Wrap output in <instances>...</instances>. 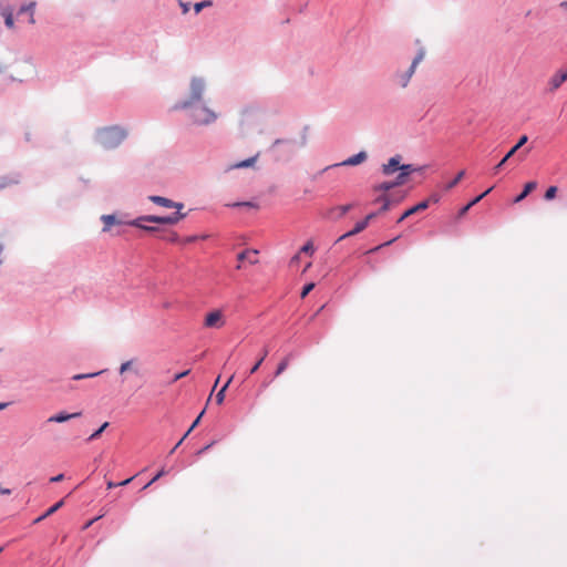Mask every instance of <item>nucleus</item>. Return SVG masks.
<instances>
[{"instance_id":"5701e85b","label":"nucleus","mask_w":567,"mask_h":567,"mask_svg":"<svg viewBox=\"0 0 567 567\" xmlns=\"http://www.w3.org/2000/svg\"><path fill=\"white\" fill-rule=\"evenodd\" d=\"M257 156H252L248 159H245V161H241V162H238L234 165L230 166V168H245V167H250L255 164L256 159H257Z\"/></svg>"},{"instance_id":"de8ad7c7","label":"nucleus","mask_w":567,"mask_h":567,"mask_svg":"<svg viewBox=\"0 0 567 567\" xmlns=\"http://www.w3.org/2000/svg\"><path fill=\"white\" fill-rule=\"evenodd\" d=\"M470 208H471V205H468V204H467L466 206H464V207L461 209L460 215H461V216L465 215V214L468 212V209H470Z\"/></svg>"},{"instance_id":"f704fd0d","label":"nucleus","mask_w":567,"mask_h":567,"mask_svg":"<svg viewBox=\"0 0 567 567\" xmlns=\"http://www.w3.org/2000/svg\"><path fill=\"white\" fill-rule=\"evenodd\" d=\"M313 288H315L313 282L306 285L301 291V298H305Z\"/></svg>"},{"instance_id":"423d86ee","label":"nucleus","mask_w":567,"mask_h":567,"mask_svg":"<svg viewBox=\"0 0 567 567\" xmlns=\"http://www.w3.org/2000/svg\"><path fill=\"white\" fill-rule=\"evenodd\" d=\"M226 320L221 310L216 309L208 312L204 319V327L208 329H221Z\"/></svg>"},{"instance_id":"1a4fd4ad","label":"nucleus","mask_w":567,"mask_h":567,"mask_svg":"<svg viewBox=\"0 0 567 567\" xmlns=\"http://www.w3.org/2000/svg\"><path fill=\"white\" fill-rule=\"evenodd\" d=\"M528 141V137L527 135H522L518 140V142L516 143V145H514L509 152L504 156V158L494 167V173L496 174L502 167L503 165L523 146L527 143Z\"/></svg>"},{"instance_id":"f257e3e1","label":"nucleus","mask_w":567,"mask_h":567,"mask_svg":"<svg viewBox=\"0 0 567 567\" xmlns=\"http://www.w3.org/2000/svg\"><path fill=\"white\" fill-rule=\"evenodd\" d=\"M148 198L151 202H153L156 205H159L165 208H176L177 212H175L171 215H166V216H153V215L143 216V217H140L138 219L134 220L132 223V225L140 227L142 229L154 230L153 227L144 226L142 224V221L157 223V224H163V225H175L179 220L185 218L186 215L181 213V209L184 207V205L182 203H175V202H173L166 197H162V196H150Z\"/></svg>"},{"instance_id":"a211bd4d","label":"nucleus","mask_w":567,"mask_h":567,"mask_svg":"<svg viewBox=\"0 0 567 567\" xmlns=\"http://www.w3.org/2000/svg\"><path fill=\"white\" fill-rule=\"evenodd\" d=\"M64 504V501L61 499L59 501L58 503H55L53 506H51L43 515H41L40 517H38L37 519H34V524H38L40 523L41 520H43L44 518L51 516L52 514H54L58 509H60Z\"/></svg>"},{"instance_id":"7ed1b4c3","label":"nucleus","mask_w":567,"mask_h":567,"mask_svg":"<svg viewBox=\"0 0 567 567\" xmlns=\"http://www.w3.org/2000/svg\"><path fill=\"white\" fill-rule=\"evenodd\" d=\"M193 122L198 125H207L216 121L217 114L205 105L190 106Z\"/></svg>"},{"instance_id":"9b49d317","label":"nucleus","mask_w":567,"mask_h":567,"mask_svg":"<svg viewBox=\"0 0 567 567\" xmlns=\"http://www.w3.org/2000/svg\"><path fill=\"white\" fill-rule=\"evenodd\" d=\"M401 156L396 155L391 157L388 163L382 165V173L386 176L392 175L394 172L400 171Z\"/></svg>"},{"instance_id":"b1692460","label":"nucleus","mask_w":567,"mask_h":567,"mask_svg":"<svg viewBox=\"0 0 567 567\" xmlns=\"http://www.w3.org/2000/svg\"><path fill=\"white\" fill-rule=\"evenodd\" d=\"M465 175V171H461L453 181H451L450 183H447L445 186H444V189L445 190H451L452 188H454L460 182L461 179L464 177Z\"/></svg>"},{"instance_id":"4d7b16f0","label":"nucleus","mask_w":567,"mask_h":567,"mask_svg":"<svg viewBox=\"0 0 567 567\" xmlns=\"http://www.w3.org/2000/svg\"><path fill=\"white\" fill-rule=\"evenodd\" d=\"M287 142H288V141H285V140H276V141L274 142V146L279 145V144H281V143H287Z\"/></svg>"},{"instance_id":"bf43d9fd","label":"nucleus","mask_w":567,"mask_h":567,"mask_svg":"<svg viewBox=\"0 0 567 567\" xmlns=\"http://www.w3.org/2000/svg\"><path fill=\"white\" fill-rule=\"evenodd\" d=\"M193 430H190V427L188 429V431L184 434V440L189 435V433L192 432Z\"/></svg>"},{"instance_id":"49530a36","label":"nucleus","mask_w":567,"mask_h":567,"mask_svg":"<svg viewBox=\"0 0 567 567\" xmlns=\"http://www.w3.org/2000/svg\"><path fill=\"white\" fill-rule=\"evenodd\" d=\"M133 480V477H130L127 480H124L123 482H120V483H116L117 486H125L127 485L128 483H131V481Z\"/></svg>"},{"instance_id":"e433bc0d","label":"nucleus","mask_w":567,"mask_h":567,"mask_svg":"<svg viewBox=\"0 0 567 567\" xmlns=\"http://www.w3.org/2000/svg\"><path fill=\"white\" fill-rule=\"evenodd\" d=\"M204 413H205V410H203L200 412V414L196 417V420L193 422V424L190 425V430H194L198 425Z\"/></svg>"},{"instance_id":"f8f14e48","label":"nucleus","mask_w":567,"mask_h":567,"mask_svg":"<svg viewBox=\"0 0 567 567\" xmlns=\"http://www.w3.org/2000/svg\"><path fill=\"white\" fill-rule=\"evenodd\" d=\"M81 415L80 412H76V413H65V412H60L58 414H54L52 416H50L48 419V422L49 423H63V422H66L71 419H75V417H79Z\"/></svg>"},{"instance_id":"f03ea898","label":"nucleus","mask_w":567,"mask_h":567,"mask_svg":"<svg viewBox=\"0 0 567 567\" xmlns=\"http://www.w3.org/2000/svg\"><path fill=\"white\" fill-rule=\"evenodd\" d=\"M126 136V131L116 125L99 128L95 134L96 142L105 150L116 148Z\"/></svg>"},{"instance_id":"20e7f679","label":"nucleus","mask_w":567,"mask_h":567,"mask_svg":"<svg viewBox=\"0 0 567 567\" xmlns=\"http://www.w3.org/2000/svg\"><path fill=\"white\" fill-rule=\"evenodd\" d=\"M426 51L424 48H420L416 56L413 59L411 66L408 71L395 75V80L401 87H406L411 78L413 76L417 65L424 60Z\"/></svg>"},{"instance_id":"a878e982","label":"nucleus","mask_w":567,"mask_h":567,"mask_svg":"<svg viewBox=\"0 0 567 567\" xmlns=\"http://www.w3.org/2000/svg\"><path fill=\"white\" fill-rule=\"evenodd\" d=\"M375 202H382V207L378 212L379 214L386 212L390 208V199L386 195H382L375 199Z\"/></svg>"},{"instance_id":"a19ab883","label":"nucleus","mask_w":567,"mask_h":567,"mask_svg":"<svg viewBox=\"0 0 567 567\" xmlns=\"http://www.w3.org/2000/svg\"><path fill=\"white\" fill-rule=\"evenodd\" d=\"M97 374H100V372H97V373H90V374H79V375H75V377H74V379H75V380H80V379H83V378H91V377H95V375H97Z\"/></svg>"},{"instance_id":"69168bd1","label":"nucleus","mask_w":567,"mask_h":567,"mask_svg":"<svg viewBox=\"0 0 567 567\" xmlns=\"http://www.w3.org/2000/svg\"><path fill=\"white\" fill-rule=\"evenodd\" d=\"M152 484H153V483H151V481H150L147 484H145V486L143 487V489L148 488Z\"/></svg>"},{"instance_id":"72a5a7b5","label":"nucleus","mask_w":567,"mask_h":567,"mask_svg":"<svg viewBox=\"0 0 567 567\" xmlns=\"http://www.w3.org/2000/svg\"><path fill=\"white\" fill-rule=\"evenodd\" d=\"M493 188H488L487 190H485L483 194H481L480 196L475 197L472 202L468 203V205L474 206L475 204H477L482 198H484Z\"/></svg>"},{"instance_id":"09e8293b","label":"nucleus","mask_w":567,"mask_h":567,"mask_svg":"<svg viewBox=\"0 0 567 567\" xmlns=\"http://www.w3.org/2000/svg\"><path fill=\"white\" fill-rule=\"evenodd\" d=\"M0 494L9 495V494H11V489H9V488H2V487L0 486Z\"/></svg>"},{"instance_id":"f3484780","label":"nucleus","mask_w":567,"mask_h":567,"mask_svg":"<svg viewBox=\"0 0 567 567\" xmlns=\"http://www.w3.org/2000/svg\"><path fill=\"white\" fill-rule=\"evenodd\" d=\"M34 8H35V2L32 1L28 4H23L20 10H19V14H22L24 12H28L29 13V23L30 24H34L35 23V19H34Z\"/></svg>"},{"instance_id":"6e6552de","label":"nucleus","mask_w":567,"mask_h":567,"mask_svg":"<svg viewBox=\"0 0 567 567\" xmlns=\"http://www.w3.org/2000/svg\"><path fill=\"white\" fill-rule=\"evenodd\" d=\"M378 215H379V213H371V214L367 215L364 219H362L355 224V226L353 227L352 230L340 236L337 241H341L348 237L360 234L368 227L369 223L371 220H373Z\"/></svg>"},{"instance_id":"aec40b11","label":"nucleus","mask_w":567,"mask_h":567,"mask_svg":"<svg viewBox=\"0 0 567 567\" xmlns=\"http://www.w3.org/2000/svg\"><path fill=\"white\" fill-rule=\"evenodd\" d=\"M233 380H234V374H231L229 377L227 382L224 384V386L216 394V402H217V404H219V405L223 404V402L225 400V392H226L227 388L229 386V384L231 383Z\"/></svg>"},{"instance_id":"cd10ccee","label":"nucleus","mask_w":567,"mask_h":567,"mask_svg":"<svg viewBox=\"0 0 567 567\" xmlns=\"http://www.w3.org/2000/svg\"><path fill=\"white\" fill-rule=\"evenodd\" d=\"M212 6H213V1H210V0H204L202 2H197L194 4L195 13L198 14L204 8L212 7Z\"/></svg>"},{"instance_id":"8fccbe9b","label":"nucleus","mask_w":567,"mask_h":567,"mask_svg":"<svg viewBox=\"0 0 567 567\" xmlns=\"http://www.w3.org/2000/svg\"><path fill=\"white\" fill-rule=\"evenodd\" d=\"M440 197L437 195H432L427 200L429 203L432 200L433 203H437Z\"/></svg>"},{"instance_id":"dca6fc26","label":"nucleus","mask_w":567,"mask_h":567,"mask_svg":"<svg viewBox=\"0 0 567 567\" xmlns=\"http://www.w3.org/2000/svg\"><path fill=\"white\" fill-rule=\"evenodd\" d=\"M537 183L536 182H528L525 184L524 189L519 195H517L514 199V203H520L523 199H525L534 189H536Z\"/></svg>"},{"instance_id":"6e6d98bb","label":"nucleus","mask_w":567,"mask_h":567,"mask_svg":"<svg viewBox=\"0 0 567 567\" xmlns=\"http://www.w3.org/2000/svg\"><path fill=\"white\" fill-rule=\"evenodd\" d=\"M212 445H213V443L206 445L205 447H203L202 450L198 451V454L205 453Z\"/></svg>"},{"instance_id":"774afa93","label":"nucleus","mask_w":567,"mask_h":567,"mask_svg":"<svg viewBox=\"0 0 567 567\" xmlns=\"http://www.w3.org/2000/svg\"><path fill=\"white\" fill-rule=\"evenodd\" d=\"M2 551V548L0 547V553Z\"/></svg>"},{"instance_id":"4c0bfd02","label":"nucleus","mask_w":567,"mask_h":567,"mask_svg":"<svg viewBox=\"0 0 567 567\" xmlns=\"http://www.w3.org/2000/svg\"><path fill=\"white\" fill-rule=\"evenodd\" d=\"M166 474L165 470L162 468L152 480L151 483H155L157 480H159L162 476Z\"/></svg>"},{"instance_id":"473e14b6","label":"nucleus","mask_w":567,"mask_h":567,"mask_svg":"<svg viewBox=\"0 0 567 567\" xmlns=\"http://www.w3.org/2000/svg\"><path fill=\"white\" fill-rule=\"evenodd\" d=\"M133 362H134L133 360L123 362L120 367V373L123 374L124 372L131 370Z\"/></svg>"},{"instance_id":"680f3d73","label":"nucleus","mask_w":567,"mask_h":567,"mask_svg":"<svg viewBox=\"0 0 567 567\" xmlns=\"http://www.w3.org/2000/svg\"><path fill=\"white\" fill-rule=\"evenodd\" d=\"M193 430H190V427L188 429V431L184 434V440L189 435V433L192 432Z\"/></svg>"},{"instance_id":"603ef678","label":"nucleus","mask_w":567,"mask_h":567,"mask_svg":"<svg viewBox=\"0 0 567 567\" xmlns=\"http://www.w3.org/2000/svg\"><path fill=\"white\" fill-rule=\"evenodd\" d=\"M106 486H107V488H109V489H111V488L116 487L117 485H116V483H113L112 481H109V482L106 483Z\"/></svg>"},{"instance_id":"0eeeda50","label":"nucleus","mask_w":567,"mask_h":567,"mask_svg":"<svg viewBox=\"0 0 567 567\" xmlns=\"http://www.w3.org/2000/svg\"><path fill=\"white\" fill-rule=\"evenodd\" d=\"M567 81V71L557 70L547 81V87L550 93L556 92Z\"/></svg>"},{"instance_id":"58836bf2","label":"nucleus","mask_w":567,"mask_h":567,"mask_svg":"<svg viewBox=\"0 0 567 567\" xmlns=\"http://www.w3.org/2000/svg\"><path fill=\"white\" fill-rule=\"evenodd\" d=\"M188 373H189V370H186V371H184V372L177 373V374L174 377L173 382L178 381L179 379H182V378L186 377Z\"/></svg>"},{"instance_id":"0e129e2a","label":"nucleus","mask_w":567,"mask_h":567,"mask_svg":"<svg viewBox=\"0 0 567 567\" xmlns=\"http://www.w3.org/2000/svg\"><path fill=\"white\" fill-rule=\"evenodd\" d=\"M219 380H220V377H218L215 381V384H214V389L217 386V384L219 383Z\"/></svg>"},{"instance_id":"412c9836","label":"nucleus","mask_w":567,"mask_h":567,"mask_svg":"<svg viewBox=\"0 0 567 567\" xmlns=\"http://www.w3.org/2000/svg\"><path fill=\"white\" fill-rule=\"evenodd\" d=\"M267 355H268V349H267V348H265V349L261 351V353H260V355H259L258 360H256V363H255V364L251 367V369L249 370V373H248L249 375H250V374H254L255 372H257V370L259 369V367L261 365V363L264 362V360L266 359V357H267Z\"/></svg>"},{"instance_id":"2eb2a0df","label":"nucleus","mask_w":567,"mask_h":567,"mask_svg":"<svg viewBox=\"0 0 567 567\" xmlns=\"http://www.w3.org/2000/svg\"><path fill=\"white\" fill-rule=\"evenodd\" d=\"M365 159H367V153L362 151V152H360V153H358V154L347 158L340 165H343V166H355V165H359V164L363 163Z\"/></svg>"},{"instance_id":"c9c22d12","label":"nucleus","mask_w":567,"mask_h":567,"mask_svg":"<svg viewBox=\"0 0 567 567\" xmlns=\"http://www.w3.org/2000/svg\"><path fill=\"white\" fill-rule=\"evenodd\" d=\"M405 178H406V177H404L402 174H399V176L395 178V181H394V182H392V185H393L394 187H396V186H401V185H403V184L405 183Z\"/></svg>"},{"instance_id":"79ce46f5","label":"nucleus","mask_w":567,"mask_h":567,"mask_svg":"<svg viewBox=\"0 0 567 567\" xmlns=\"http://www.w3.org/2000/svg\"><path fill=\"white\" fill-rule=\"evenodd\" d=\"M182 11L184 14H186L189 11V3L187 2H179Z\"/></svg>"},{"instance_id":"3c124183","label":"nucleus","mask_w":567,"mask_h":567,"mask_svg":"<svg viewBox=\"0 0 567 567\" xmlns=\"http://www.w3.org/2000/svg\"><path fill=\"white\" fill-rule=\"evenodd\" d=\"M183 441H184V437H182V439L177 442V444H175V446H174V447L172 449V451H171V454L175 452V450H176V449H177V447L183 443Z\"/></svg>"},{"instance_id":"37998d69","label":"nucleus","mask_w":567,"mask_h":567,"mask_svg":"<svg viewBox=\"0 0 567 567\" xmlns=\"http://www.w3.org/2000/svg\"><path fill=\"white\" fill-rule=\"evenodd\" d=\"M299 260H300V252H298L297 255H295V256L291 258V260H290V265H291V266H295V265H297V264L299 262Z\"/></svg>"},{"instance_id":"2f4dec72","label":"nucleus","mask_w":567,"mask_h":567,"mask_svg":"<svg viewBox=\"0 0 567 567\" xmlns=\"http://www.w3.org/2000/svg\"><path fill=\"white\" fill-rule=\"evenodd\" d=\"M107 426H109V422L103 423L101 425V427L99 430H96L94 433H92L87 440L93 441V440L97 439Z\"/></svg>"},{"instance_id":"c756f323","label":"nucleus","mask_w":567,"mask_h":567,"mask_svg":"<svg viewBox=\"0 0 567 567\" xmlns=\"http://www.w3.org/2000/svg\"><path fill=\"white\" fill-rule=\"evenodd\" d=\"M392 188H394V186L392 185V182H384V183H381V184L374 186L375 192H388Z\"/></svg>"},{"instance_id":"e2e57ef3","label":"nucleus","mask_w":567,"mask_h":567,"mask_svg":"<svg viewBox=\"0 0 567 567\" xmlns=\"http://www.w3.org/2000/svg\"><path fill=\"white\" fill-rule=\"evenodd\" d=\"M7 403H0V411L7 408Z\"/></svg>"},{"instance_id":"4468645a","label":"nucleus","mask_w":567,"mask_h":567,"mask_svg":"<svg viewBox=\"0 0 567 567\" xmlns=\"http://www.w3.org/2000/svg\"><path fill=\"white\" fill-rule=\"evenodd\" d=\"M257 255H258L257 250L246 249V250L241 251L240 254H238L237 259L239 261L247 260L249 264L255 265L258 262Z\"/></svg>"},{"instance_id":"052dcab7","label":"nucleus","mask_w":567,"mask_h":567,"mask_svg":"<svg viewBox=\"0 0 567 567\" xmlns=\"http://www.w3.org/2000/svg\"><path fill=\"white\" fill-rule=\"evenodd\" d=\"M193 430H190V427L188 429V431L184 434V440L189 435V433L192 432Z\"/></svg>"},{"instance_id":"7c9ffc66","label":"nucleus","mask_w":567,"mask_h":567,"mask_svg":"<svg viewBox=\"0 0 567 567\" xmlns=\"http://www.w3.org/2000/svg\"><path fill=\"white\" fill-rule=\"evenodd\" d=\"M556 194H557V187L556 186H550L547 188L544 197L546 200H551L556 197Z\"/></svg>"},{"instance_id":"c85d7f7f","label":"nucleus","mask_w":567,"mask_h":567,"mask_svg":"<svg viewBox=\"0 0 567 567\" xmlns=\"http://www.w3.org/2000/svg\"><path fill=\"white\" fill-rule=\"evenodd\" d=\"M420 168H414L412 165H401L400 167V174H402L404 177H408L411 173L419 171Z\"/></svg>"},{"instance_id":"864d4df0","label":"nucleus","mask_w":567,"mask_h":567,"mask_svg":"<svg viewBox=\"0 0 567 567\" xmlns=\"http://www.w3.org/2000/svg\"><path fill=\"white\" fill-rule=\"evenodd\" d=\"M234 206H252V204H251V203H249V202H246V203H236V204H234Z\"/></svg>"},{"instance_id":"5fc2aeb1","label":"nucleus","mask_w":567,"mask_h":567,"mask_svg":"<svg viewBox=\"0 0 567 567\" xmlns=\"http://www.w3.org/2000/svg\"><path fill=\"white\" fill-rule=\"evenodd\" d=\"M100 517H95L94 519H91L90 522H87L84 526V528H89L95 520H97Z\"/></svg>"},{"instance_id":"bb28decb","label":"nucleus","mask_w":567,"mask_h":567,"mask_svg":"<svg viewBox=\"0 0 567 567\" xmlns=\"http://www.w3.org/2000/svg\"><path fill=\"white\" fill-rule=\"evenodd\" d=\"M300 254H308L310 256L315 252V247L311 240H308L299 250Z\"/></svg>"},{"instance_id":"ea45409f","label":"nucleus","mask_w":567,"mask_h":567,"mask_svg":"<svg viewBox=\"0 0 567 567\" xmlns=\"http://www.w3.org/2000/svg\"><path fill=\"white\" fill-rule=\"evenodd\" d=\"M395 239H396V238H394V239H392V240H389V241H386V243H384V244H382V245H380V246H378V247H375V248L371 249V250H370V252L377 251V250H379L380 248H382V247H384V246H389V245H391Z\"/></svg>"},{"instance_id":"a18cd8bd","label":"nucleus","mask_w":567,"mask_h":567,"mask_svg":"<svg viewBox=\"0 0 567 567\" xmlns=\"http://www.w3.org/2000/svg\"><path fill=\"white\" fill-rule=\"evenodd\" d=\"M198 238H199L198 236H190V237L185 238L184 243L185 244L193 243V241L197 240Z\"/></svg>"},{"instance_id":"393cba45","label":"nucleus","mask_w":567,"mask_h":567,"mask_svg":"<svg viewBox=\"0 0 567 567\" xmlns=\"http://www.w3.org/2000/svg\"><path fill=\"white\" fill-rule=\"evenodd\" d=\"M2 17L4 18V23L9 28V29H12L14 27V21H13V14L11 11L9 10H3L2 12Z\"/></svg>"},{"instance_id":"6ab92c4d","label":"nucleus","mask_w":567,"mask_h":567,"mask_svg":"<svg viewBox=\"0 0 567 567\" xmlns=\"http://www.w3.org/2000/svg\"><path fill=\"white\" fill-rule=\"evenodd\" d=\"M101 219L104 224L103 231H109L113 225L120 224L114 215H103Z\"/></svg>"},{"instance_id":"13d9d810","label":"nucleus","mask_w":567,"mask_h":567,"mask_svg":"<svg viewBox=\"0 0 567 567\" xmlns=\"http://www.w3.org/2000/svg\"><path fill=\"white\" fill-rule=\"evenodd\" d=\"M310 267H311V262L309 261V262L306 265V267H305V269H303V272H306Z\"/></svg>"},{"instance_id":"9d476101","label":"nucleus","mask_w":567,"mask_h":567,"mask_svg":"<svg viewBox=\"0 0 567 567\" xmlns=\"http://www.w3.org/2000/svg\"><path fill=\"white\" fill-rule=\"evenodd\" d=\"M353 204H347L341 206L332 207L328 210L327 217L333 220L341 219L344 215L353 208Z\"/></svg>"},{"instance_id":"338daca9","label":"nucleus","mask_w":567,"mask_h":567,"mask_svg":"<svg viewBox=\"0 0 567 567\" xmlns=\"http://www.w3.org/2000/svg\"><path fill=\"white\" fill-rule=\"evenodd\" d=\"M560 6H561L563 8H565V9H567V1L561 2V4H560Z\"/></svg>"},{"instance_id":"ddd939ff","label":"nucleus","mask_w":567,"mask_h":567,"mask_svg":"<svg viewBox=\"0 0 567 567\" xmlns=\"http://www.w3.org/2000/svg\"><path fill=\"white\" fill-rule=\"evenodd\" d=\"M429 207V200H423L421 203H419L417 205L409 208L408 210H405L403 213V215L399 218L398 223H402L405 218L421 212V210H424Z\"/></svg>"},{"instance_id":"4be33fe9","label":"nucleus","mask_w":567,"mask_h":567,"mask_svg":"<svg viewBox=\"0 0 567 567\" xmlns=\"http://www.w3.org/2000/svg\"><path fill=\"white\" fill-rule=\"evenodd\" d=\"M289 361H290V355H287L278 364L277 369H276V372H275V377H279L281 375L286 369L288 368L289 365Z\"/></svg>"},{"instance_id":"39448f33","label":"nucleus","mask_w":567,"mask_h":567,"mask_svg":"<svg viewBox=\"0 0 567 567\" xmlns=\"http://www.w3.org/2000/svg\"><path fill=\"white\" fill-rule=\"evenodd\" d=\"M205 90V84L202 79L194 78L190 81V96L189 100L184 101L179 105L176 106V109H188L190 106H194V103L198 102L203 97V93Z\"/></svg>"},{"instance_id":"c03bdc74","label":"nucleus","mask_w":567,"mask_h":567,"mask_svg":"<svg viewBox=\"0 0 567 567\" xmlns=\"http://www.w3.org/2000/svg\"><path fill=\"white\" fill-rule=\"evenodd\" d=\"M63 478H64V475L63 474H59L56 476L51 477L50 482H52V483L61 482Z\"/></svg>"}]
</instances>
